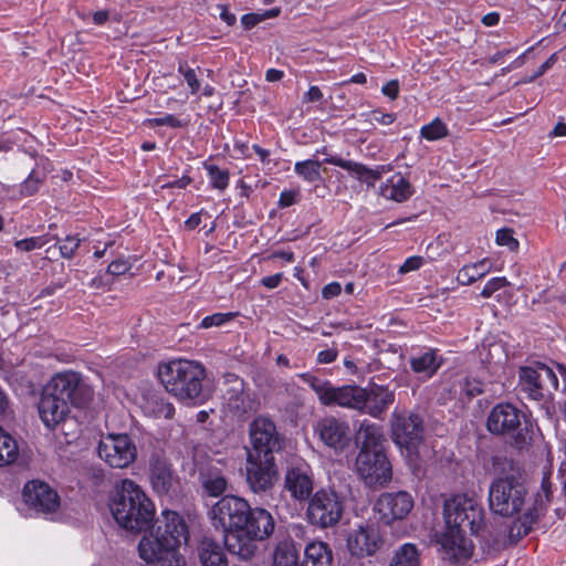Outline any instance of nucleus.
<instances>
[{
  "mask_svg": "<svg viewBox=\"0 0 566 566\" xmlns=\"http://www.w3.org/2000/svg\"><path fill=\"white\" fill-rule=\"evenodd\" d=\"M493 463L500 467L499 476L489 486L490 510L503 517L520 515L512 526L518 537L527 535L544 514L552 500V485L548 476H544L541 490L531 503L528 491L522 479L520 468L506 458H494Z\"/></svg>",
  "mask_w": 566,
  "mask_h": 566,
  "instance_id": "f257e3e1",
  "label": "nucleus"
},
{
  "mask_svg": "<svg viewBox=\"0 0 566 566\" xmlns=\"http://www.w3.org/2000/svg\"><path fill=\"white\" fill-rule=\"evenodd\" d=\"M210 514L214 527L223 531V543L229 553L242 559H250L258 549V542L266 539L275 527L269 511L252 509L248 501L235 495L222 496Z\"/></svg>",
  "mask_w": 566,
  "mask_h": 566,
  "instance_id": "f03ea898",
  "label": "nucleus"
},
{
  "mask_svg": "<svg viewBox=\"0 0 566 566\" xmlns=\"http://www.w3.org/2000/svg\"><path fill=\"white\" fill-rule=\"evenodd\" d=\"M484 509L475 499L467 494H455L444 501V532L438 537L442 558L451 563L468 559L472 554V544L464 536L468 530L479 535L485 526Z\"/></svg>",
  "mask_w": 566,
  "mask_h": 566,
  "instance_id": "7ed1b4c3",
  "label": "nucleus"
},
{
  "mask_svg": "<svg viewBox=\"0 0 566 566\" xmlns=\"http://www.w3.org/2000/svg\"><path fill=\"white\" fill-rule=\"evenodd\" d=\"M111 512L122 528L142 533L154 521L155 505L136 482L124 479L116 484Z\"/></svg>",
  "mask_w": 566,
  "mask_h": 566,
  "instance_id": "20e7f679",
  "label": "nucleus"
},
{
  "mask_svg": "<svg viewBox=\"0 0 566 566\" xmlns=\"http://www.w3.org/2000/svg\"><path fill=\"white\" fill-rule=\"evenodd\" d=\"M158 377L168 392L181 401H197L202 397L205 367L193 360L176 359L163 364Z\"/></svg>",
  "mask_w": 566,
  "mask_h": 566,
  "instance_id": "39448f33",
  "label": "nucleus"
},
{
  "mask_svg": "<svg viewBox=\"0 0 566 566\" xmlns=\"http://www.w3.org/2000/svg\"><path fill=\"white\" fill-rule=\"evenodd\" d=\"M391 438L407 459L410 467L417 469L427 453L423 443L424 426L422 418L406 409H395L389 420Z\"/></svg>",
  "mask_w": 566,
  "mask_h": 566,
  "instance_id": "423d86ee",
  "label": "nucleus"
},
{
  "mask_svg": "<svg viewBox=\"0 0 566 566\" xmlns=\"http://www.w3.org/2000/svg\"><path fill=\"white\" fill-rule=\"evenodd\" d=\"M298 377L316 394L326 407H342L361 412L365 406L366 388L357 385L334 386L331 381L304 373Z\"/></svg>",
  "mask_w": 566,
  "mask_h": 566,
  "instance_id": "0eeeda50",
  "label": "nucleus"
},
{
  "mask_svg": "<svg viewBox=\"0 0 566 566\" xmlns=\"http://www.w3.org/2000/svg\"><path fill=\"white\" fill-rule=\"evenodd\" d=\"M522 412L511 403H497L492 408L486 428L492 434L509 436L516 448H523L531 441L526 427H522Z\"/></svg>",
  "mask_w": 566,
  "mask_h": 566,
  "instance_id": "6e6552de",
  "label": "nucleus"
},
{
  "mask_svg": "<svg viewBox=\"0 0 566 566\" xmlns=\"http://www.w3.org/2000/svg\"><path fill=\"white\" fill-rule=\"evenodd\" d=\"M44 389L76 408L87 406L94 397L93 388L78 373L72 370L55 374Z\"/></svg>",
  "mask_w": 566,
  "mask_h": 566,
  "instance_id": "1a4fd4ad",
  "label": "nucleus"
},
{
  "mask_svg": "<svg viewBox=\"0 0 566 566\" xmlns=\"http://www.w3.org/2000/svg\"><path fill=\"white\" fill-rule=\"evenodd\" d=\"M344 510V501L335 491L319 490L311 497L306 515L312 525L329 528L339 523Z\"/></svg>",
  "mask_w": 566,
  "mask_h": 566,
  "instance_id": "9d476101",
  "label": "nucleus"
},
{
  "mask_svg": "<svg viewBox=\"0 0 566 566\" xmlns=\"http://www.w3.org/2000/svg\"><path fill=\"white\" fill-rule=\"evenodd\" d=\"M101 460L115 469H126L137 459V447L126 433L102 436L97 446Z\"/></svg>",
  "mask_w": 566,
  "mask_h": 566,
  "instance_id": "9b49d317",
  "label": "nucleus"
},
{
  "mask_svg": "<svg viewBox=\"0 0 566 566\" xmlns=\"http://www.w3.org/2000/svg\"><path fill=\"white\" fill-rule=\"evenodd\" d=\"M355 471L368 488H384L392 479V468L385 451L358 452Z\"/></svg>",
  "mask_w": 566,
  "mask_h": 566,
  "instance_id": "f8f14e48",
  "label": "nucleus"
},
{
  "mask_svg": "<svg viewBox=\"0 0 566 566\" xmlns=\"http://www.w3.org/2000/svg\"><path fill=\"white\" fill-rule=\"evenodd\" d=\"M138 556L156 566H185L182 556L155 530L144 534L138 543Z\"/></svg>",
  "mask_w": 566,
  "mask_h": 566,
  "instance_id": "ddd939ff",
  "label": "nucleus"
},
{
  "mask_svg": "<svg viewBox=\"0 0 566 566\" xmlns=\"http://www.w3.org/2000/svg\"><path fill=\"white\" fill-rule=\"evenodd\" d=\"M520 387L533 400H542L546 394L558 388V379L552 368L536 363L520 368Z\"/></svg>",
  "mask_w": 566,
  "mask_h": 566,
  "instance_id": "4468645a",
  "label": "nucleus"
},
{
  "mask_svg": "<svg viewBox=\"0 0 566 566\" xmlns=\"http://www.w3.org/2000/svg\"><path fill=\"white\" fill-rule=\"evenodd\" d=\"M274 457H262L248 453L245 474L247 483L254 493L269 491L276 480Z\"/></svg>",
  "mask_w": 566,
  "mask_h": 566,
  "instance_id": "2eb2a0df",
  "label": "nucleus"
},
{
  "mask_svg": "<svg viewBox=\"0 0 566 566\" xmlns=\"http://www.w3.org/2000/svg\"><path fill=\"white\" fill-rule=\"evenodd\" d=\"M314 432L319 440L329 449L342 452L352 442V429L349 423L335 416H325L314 426Z\"/></svg>",
  "mask_w": 566,
  "mask_h": 566,
  "instance_id": "dca6fc26",
  "label": "nucleus"
},
{
  "mask_svg": "<svg viewBox=\"0 0 566 566\" xmlns=\"http://www.w3.org/2000/svg\"><path fill=\"white\" fill-rule=\"evenodd\" d=\"M250 440L252 450L249 453L262 457H273V453L282 448L276 427L266 417H259L250 424Z\"/></svg>",
  "mask_w": 566,
  "mask_h": 566,
  "instance_id": "f3484780",
  "label": "nucleus"
},
{
  "mask_svg": "<svg viewBox=\"0 0 566 566\" xmlns=\"http://www.w3.org/2000/svg\"><path fill=\"white\" fill-rule=\"evenodd\" d=\"M153 530L157 532L176 551L186 545L189 539V526L186 520L176 511L165 510L157 517Z\"/></svg>",
  "mask_w": 566,
  "mask_h": 566,
  "instance_id": "a211bd4d",
  "label": "nucleus"
},
{
  "mask_svg": "<svg viewBox=\"0 0 566 566\" xmlns=\"http://www.w3.org/2000/svg\"><path fill=\"white\" fill-rule=\"evenodd\" d=\"M384 545L379 530L369 524L358 525L352 530L347 537L349 553L358 558L375 555Z\"/></svg>",
  "mask_w": 566,
  "mask_h": 566,
  "instance_id": "6ab92c4d",
  "label": "nucleus"
},
{
  "mask_svg": "<svg viewBox=\"0 0 566 566\" xmlns=\"http://www.w3.org/2000/svg\"><path fill=\"white\" fill-rule=\"evenodd\" d=\"M374 507L380 515V520L389 525L395 521L403 520L411 512L413 499L405 491L384 493L377 499Z\"/></svg>",
  "mask_w": 566,
  "mask_h": 566,
  "instance_id": "aec40b11",
  "label": "nucleus"
},
{
  "mask_svg": "<svg viewBox=\"0 0 566 566\" xmlns=\"http://www.w3.org/2000/svg\"><path fill=\"white\" fill-rule=\"evenodd\" d=\"M25 504L39 513L54 512L60 505L57 493L45 482L30 481L24 485Z\"/></svg>",
  "mask_w": 566,
  "mask_h": 566,
  "instance_id": "412c9836",
  "label": "nucleus"
},
{
  "mask_svg": "<svg viewBox=\"0 0 566 566\" xmlns=\"http://www.w3.org/2000/svg\"><path fill=\"white\" fill-rule=\"evenodd\" d=\"M284 489L296 501H306L314 489L313 474L305 463L287 467L284 474Z\"/></svg>",
  "mask_w": 566,
  "mask_h": 566,
  "instance_id": "4be33fe9",
  "label": "nucleus"
},
{
  "mask_svg": "<svg viewBox=\"0 0 566 566\" xmlns=\"http://www.w3.org/2000/svg\"><path fill=\"white\" fill-rule=\"evenodd\" d=\"M70 406L63 398H59L43 388L38 409L45 427L53 429L66 419Z\"/></svg>",
  "mask_w": 566,
  "mask_h": 566,
  "instance_id": "5701e85b",
  "label": "nucleus"
},
{
  "mask_svg": "<svg viewBox=\"0 0 566 566\" xmlns=\"http://www.w3.org/2000/svg\"><path fill=\"white\" fill-rule=\"evenodd\" d=\"M358 452H380L385 451L386 438L382 428L368 420H363L356 433Z\"/></svg>",
  "mask_w": 566,
  "mask_h": 566,
  "instance_id": "b1692460",
  "label": "nucleus"
},
{
  "mask_svg": "<svg viewBox=\"0 0 566 566\" xmlns=\"http://www.w3.org/2000/svg\"><path fill=\"white\" fill-rule=\"evenodd\" d=\"M365 406L361 412L374 418H381L387 408L395 401V392L385 386L374 385L366 388Z\"/></svg>",
  "mask_w": 566,
  "mask_h": 566,
  "instance_id": "393cba45",
  "label": "nucleus"
},
{
  "mask_svg": "<svg viewBox=\"0 0 566 566\" xmlns=\"http://www.w3.org/2000/svg\"><path fill=\"white\" fill-rule=\"evenodd\" d=\"M149 480L155 492L167 494L172 488L174 474L167 460L153 455L149 464Z\"/></svg>",
  "mask_w": 566,
  "mask_h": 566,
  "instance_id": "a878e982",
  "label": "nucleus"
},
{
  "mask_svg": "<svg viewBox=\"0 0 566 566\" xmlns=\"http://www.w3.org/2000/svg\"><path fill=\"white\" fill-rule=\"evenodd\" d=\"M379 193L386 199L402 202L411 197L413 189L403 176L397 174L379 187Z\"/></svg>",
  "mask_w": 566,
  "mask_h": 566,
  "instance_id": "bb28decb",
  "label": "nucleus"
},
{
  "mask_svg": "<svg viewBox=\"0 0 566 566\" xmlns=\"http://www.w3.org/2000/svg\"><path fill=\"white\" fill-rule=\"evenodd\" d=\"M222 397L230 409L240 410L245 399L243 380L233 374H228L224 377Z\"/></svg>",
  "mask_w": 566,
  "mask_h": 566,
  "instance_id": "cd10ccee",
  "label": "nucleus"
},
{
  "mask_svg": "<svg viewBox=\"0 0 566 566\" xmlns=\"http://www.w3.org/2000/svg\"><path fill=\"white\" fill-rule=\"evenodd\" d=\"M442 365V358L437 352L429 349L419 356L411 357L410 367L413 373L421 375L422 378H431Z\"/></svg>",
  "mask_w": 566,
  "mask_h": 566,
  "instance_id": "c85d7f7f",
  "label": "nucleus"
},
{
  "mask_svg": "<svg viewBox=\"0 0 566 566\" xmlns=\"http://www.w3.org/2000/svg\"><path fill=\"white\" fill-rule=\"evenodd\" d=\"M199 558L202 566H228L222 548L212 539L205 538L199 547Z\"/></svg>",
  "mask_w": 566,
  "mask_h": 566,
  "instance_id": "c756f323",
  "label": "nucleus"
},
{
  "mask_svg": "<svg viewBox=\"0 0 566 566\" xmlns=\"http://www.w3.org/2000/svg\"><path fill=\"white\" fill-rule=\"evenodd\" d=\"M332 562V551L324 542L310 543L305 548L304 566H328Z\"/></svg>",
  "mask_w": 566,
  "mask_h": 566,
  "instance_id": "7c9ffc66",
  "label": "nucleus"
},
{
  "mask_svg": "<svg viewBox=\"0 0 566 566\" xmlns=\"http://www.w3.org/2000/svg\"><path fill=\"white\" fill-rule=\"evenodd\" d=\"M389 566H420V552L417 545L405 543L399 546L394 552Z\"/></svg>",
  "mask_w": 566,
  "mask_h": 566,
  "instance_id": "2f4dec72",
  "label": "nucleus"
},
{
  "mask_svg": "<svg viewBox=\"0 0 566 566\" xmlns=\"http://www.w3.org/2000/svg\"><path fill=\"white\" fill-rule=\"evenodd\" d=\"M490 271V268L486 266V261H480L473 264L464 265L459 270L457 274V281L461 285H469L482 277H484Z\"/></svg>",
  "mask_w": 566,
  "mask_h": 566,
  "instance_id": "473e14b6",
  "label": "nucleus"
},
{
  "mask_svg": "<svg viewBox=\"0 0 566 566\" xmlns=\"http://www.w3.org/2000/svg\"><path fill=\"white\" fill-rule=\"evenodd\" d=\"M298 554L294 544L286 539L277 544L274 552V566H297Z\"/></svg>",
  "mask_w": 566,
  "mask_h": 566,
  "instance_id": "72a5a7b5",
  "label": "nucleus"
},
{
  "mask_svg": "<svg viewBox=\"0 0 566 566\" xmlns=\"http://www.w3.org/2000/svg\"><path fill=\"white\" fill-rule=\"evenodd\" d=\"M143 410L147 416L155 418L163 417L168 419L174 415V407L157 396L146 398L143 403Z\"/></svg>",
  "mask_w": 566,
  "mask_h": 566,
  "instance_id": "f704fd0d",
  "label": "nucleus"
},
{
  "mask_svg": "<svg viewBox=\"0 0 566 566\" xmlns=\"http://www.w3.org/2000/svg\"><path fill=\"white\" fill-rule=\"evenodd\" d=\"M348 171L357 175L361 182H365L369 187H374L376 181L379 180L384 172L389 171L390 168L386 166H379L376 169H370L361 164L352 161Z\"/></svg>",
  "mask_w": 566,
  "mask_h": 566,
  "instance_id": "c9c22d12",
  "label": "nucleus"
},
{
  "mask_svg": "<svg viewBox=\"0 0 566 566\" xmlns=\"http://www.w3.org/2000/svg\"><path fill=\"white\" fill-rule=\"evenodd\" d=\"M18 454L17 441L0 427V465L12 463Z\"/></svg>",
  "mask_w": 566,
  "mask_h": 566,
  "instance_id": "e433bc0d",
  "label": "nucleus"
},
{
  "mask_svg": "<svg viewBox=\"0 0 566 566\" xmlns=\"http://www.w3.org/2000/svg\"><path fill=\"white\" fill-rule=\"evenodd\" d=\"M202 486L209 495L218 496L226 491L227 480L220 473L209 472L202 475Z\"/></svg>",
  "mask_w": 566,
  "mask_h": 566,
  "instance_id": "4c0bfd02",
  "label": "nucleus"
},
{
  "mask_svg": "<svg viewBox=\"0 0 566 566\" xmlns=\"http://www.w3.org/2000/svg\"><path fill=\"white\" fill-rule=\"evenodd\" d=\"M319 168L321 163L312 159L298 161L294 167L295 172L310 182L321 179Z\"/></svg>",
  "mask_w": 566,
  "mask_h": 566,
  "instance_id": "58836bf2",
  "label": "nucleus"
},
{
  "mask_svg": "<svg viewBox=\"0 0 566 566\" xmlns=\"http://www.w3.org/2000/svg\"><path fill=\"white\" fill-rule=\"evenodd\" d=\"M420 134L428 140H437L443 138L448 134V128L439 118L433 119L430 124L424 125Z\"/></svg>",
  "mask_w": 566,
  "mask_h": 566,
  "instance_id": "ea45409f",
  "label": "nucleus"
},
{
  "mask_svg": "<svg viewBox=\"0 0 566 566\" xmlns=\"http://www.w3.org/2000/svg\"><path fill=\"white\" fill-rule=\"evenodd\" d=\"M213 188L224 190L229 185L228 170L220 169L216 165H205Z\"/></svg>",
  "mask_w": 566,
  "mask_h": 566,
  "instance_id": "a19ab883",
  "label": "nucleus"
},
{
  "mask_svg": "<svg viewBox=\"0 0 566 566\" xmlns=\"http://www.w3.org/2000/svg\"><path fill=\"white\" fill-rule=\"evenodd\" d=\"M280 12V8H273L261 13H247L241 18V23L245 29H251L266 19L276 18Z\"/></svg>",
  "mask_w": 566,
  "mask_h": 566,
  "instance_id": "79ce46f5",
  "label": "nucleus"
},
{
  "mask_svg": "<svg viewBox=\"0 0 566 566\" xmlns=\"http://www.w3.org/2000/svg\"><path fill=\"white\" fill-rule=\"evenodd\" d=\"M53 239L54 238H50L49 234L22 239L15 242V248L22 252H30L32 250L42 248Z\"/></svg>",
  "mask_w": 566,
  "mask_h": 566,
  "instance_id": "37998d69",
  "label": "nucleus"
},
{
  "mask_svg": "<svg viewBox=\"0 0 566 566\" xmlns=\"http://www.w3.org/2000/svg\"><path fill=\"white\" fill-rule=\"evenodd\" d=\"M237 316L235 313H216L209 316H206L200 326L203 328H210L213 326H221L222 324L233 319Z\"/></svg>",
  "mask_w": 566,
  "mask_h": 566,
  "instance_id": "c03bdc74",
  "label": "nucleus"
},
{
  "mask_svg": "<svg viewBox=\"0 0 566 566\" xmlns=\"http://www.w3.org/2000/svg\"><path fill=\"white\" fill-rule=\"evenodd\" d=\"M42 178L36 170H32L28 178L21 185V193L25 196H32L39 189Z\"/></svg>",
  "mask_w": 566,
  "mask_h": 566,
  "instance_id": "a18cd8bd",
  "label": "nucleus"
},
{
  "mask_svg": "<svg viewBox=\"0 0 566 566\" xmlns=\"http://www.w3.org/2000/svg\"><path fill=\"white\" fill-rule=\"evenodd\" d=\"M509 285L510 282L506 280V277H493L490 281H488L485 286L482 289L481 296L484 298H489L493 295V293Z\"/></svg>",
  "mask_w": 566,
  "mask_h": 566,
  "instance_id": "49530a36",
  "label": "nucleus"
},
{
  "mask_svg": "<svg viewBox=\"0 0 566 566\" xmlns=\"http://www.w3.org/2000/svg\"><path fill=\"white\" fill-rule=\"evenodd\" d=\"M496 243L499 245L507 247L512 251L517 250L518 248V241L513 237V231L506 228L496 232Z\"/></svg>",
  "mask_w": 566,
  "mask_h": 566,
  "instance_id": "de8ad7c7",
  "label": "nucleus"
},
{
  "mask_svg": "<svg viewBox=\"0 0 566 566\" xmlns=\"http://www.w3.org/2000/svg\"><path fill=\"white\" fill-rule=\"evenodd\" d=\"M81 240L73 235H67L59 245L60 253L65 259H71L80 245Z\"/></svg>",
  "mask_w": 566,
  "mask_h": 566,
  "instance_id": "09e8293b",
  "label": "nucleus"
},
{
  "mask_svg": "<svg viewBox=\"0 0 566 566\" xmlns=\"http://www.w3.org/2000/svg\"><path fill=\"white\" fill-rule=\"evenodd\" d=\"M460 388L468 398H472L482 392V384L476 379L464 378L460 382Z\"/></svg>",
  "mask_w": 566,
  "mask_h": 566,
  "instance_id": "8fccbe9b",
  "label": "nucleus"
},
{
  "mask_svg": "<svg viewBox=\"0 0 566 566\" xmlns=\"http://www.w3.org/2000/svg\"><path fill=\"white\" fill-rule=\"evenodd\" d=\"M178 71L184 75L190 88V92L192 94L197 93L200 88V82L197 77L195 70L190 67H185L182 64H180Z\"/></svg>",
  "mask_w": 566,
  "mask_h": 566,
  "instance_id": "3c124183",
  "label": "nucleus"
},
{
  "mask_svg": "<svg viewBox=\"0 0 566 566\" xmlns=\"http://www.w3.org/2000/svg\"><path fill=\"white\" fill-rule=\"evenodd\" d=\"M147 122L150 126H169L171 128H179L184 126V123L171 114H167L163 117L151 118Z\"/></svg>",
  "mask_w": 566,
  "mask_h": 566,
  "instance_id": "603ef678",
  "label": "nucleus"
},
{
  "mask_svg": "<svg viewBox=\"0 0 566 566\" xmlns=\"http://www.w3.org/2000/svg\"><path fill=\"white\" fill-rule=\"evenodd\" d=\"M423 264V259L421 256H410L408 258L399 268V272L405 274L411 271L418 270Z\"/></svg>",
  "mask_w": 566,
  "mask_h": 566,
  "instance_id": "864d4df0",
  "label": "nucleus"
},
{
  "mask_svg": "<svg viewBox=\"0 0 566 566\" xmlns=\"http://www.w3.org/2000/svg\"><path fill=\"white\" fill-rule=\"evenodd\" d=\"M368 117L371 123H379L382 125H390L395 120V116L392 114H389V113L382 114L379 111L370 112Z\"/></svg>",
  "mask_w": 566,
  "mask_h": 566,
  "instance_id": "5fc2aeb1",
  "label": "nucleus"
},
{
  "mask_svg": "<svg viewBox=\"0 0 566 566\" xmlns=\"http://www.w3.org/2000/svg\"><path fill=\"white\" fill-rule=\"evenodd\" d=\"M128 270L129 264L125 260H115L107 268V272L112 275H122L125 274Z\"/></svg>",
  "mask_w": 566,
  "mask_h": 566,
  "instance_id": "6e6d98bb",
  "label": "nucleus"
},
{
  "mask_svg": "<svg viewBox=\"0 0 566 566\" xmlns=\"http://www.w3.org/2000/svg\"><path fill=\"white\" fill-rule=\"evenodd\" d=\"M381 92L384 95L389 97L390 99H396L399 95V82L398 80H391L387 82L382 88Z\"/></svg>",
  "mask_w": 566,
  "mask_h": 566,
  "instance_id": "4d7b16f0",
  "label": "nucleus"
},
{
  "mask_svg": "<svg viewBox=\"0 0 566 566\" xmlns=\"http://www.w3.org/2000/svg\"><path fill=\"white\" fill-rule=\"evenodd\" d=\"M557 61V54L553 53L535 72V74L530 78L533 81L539 76H542L545 72H547Z\"/></svg>",
  "mask_w": 566,
  "mask_h": 566,
  "instance_id": "13d9d810",
  "label": "nucleus"
},
{
  "mask_svg": "<svg viewBox=\"0 0 566 566\" xmlns=\"http://www.w3.org/2000/svg\"><path fill=\"white\" fill-rule=\"evenodd\" d=\"M323 98V93L318 86H311L308 91L304 94L303 102L304 103H314L318 102Z\"/></svg>",
  "mask_w": 566,
  "mask_h": 566,
  "instance_id": "bf43d9fd",
  "label": "nucleus"
},
{
  "mask_svg": "<svg viewBox=\"0 0 566 566\" xmlns=\"http://www.w3.org/2000/svg\"><path fill=\"white\" fill-rule=\"evenodd\" d=\"M342 286L337 282H333L324 286L322 295L324 298H332L340 294Z\"/></svg>",
  "mask_w": 566,
  "mask_h": 566,
  "instance_id": "052dcab7",
  "label": "nucleus"
},
{
  "mask_svg": "<svg viewBox=\"0 0 566 566\" xmlns=\"http://www.w3.org/2000/svg\"><path fill=\"white\" fill-rule=\"evenodd\" d=\"M336 357L337 350L334 348H328L318 353L317 361L319 364H331L336 359Z\"/></svg>",
  "mask_w": 566,
  "mask_h": 566,
  "instance_id": "680f3d73",
  "label": "nucleus"
},
{
  "mask_svg": "<svg viewBox=\"0 0 566 566\" xmlns=\"http://www.w3.org/2000/svg\"><path fill=\"white\" fill-rule=\"evenodd\" d=\"M297 192L293 190H285L280 196V206L283 208L290 207L295 203Z\"/></svg>",
  "mask_w": 566,
  "mask_h": 566,
  "instance_id": "e2e57ef3",
  "label": "nucleus"
},
{
  "mask_svg": "<svg viewBox=\"0 0 566 566\" xmlns=\"http://www.w3.org/2000/svg\"><path fill=\"white\" fill-rule=\"evenodd\" d=\"M283 274L276 273L274 275L265 276L261 280L262 285H264L268 289H275L280 285L282 281Z\"/></svg>",
  "mask_w": 566,
  "mask_h": 566,
  "instance_id": "0e129e2a",
  "label": "nucleus"
},
{
  "mask_svg": "<svg viewBox=\"0 0 566 566\" xmlns=\"http://www.w3.org/2000/svg\"><path fill=\"white\" fill-rule=\"evenodd\" d=\"M217 8L219 9V14H220V18L228 24V25H232L237 18L233 13H231L229 10H228V7L224 6V4H218Z\"/></svg>",
  "mask_w": 566,
  "mask_h": 566,
  "instance_id": "69168bd1",
  "label": "nucleus"
},
{
  "mask_svg": "<svg viewBox=\"0 0 566 566\" xmlns=\"http://www.w3.org/2000/svg\"><path fill=\"white\" fill-rule=\"evenodd\" d=\"M324 163L338 166V167H340V168H343L345 170H348L352 167L350 166V164H352L350 160H345V159H342V158L335 157V156L325 158Z\"/></svg>",
  "mask_w": 566,
  "mask_h": 566,
  "instance_id": "338daca9",
  "label": "nucleus"
},
{
  "mask_svg": "<svg viewBox=\"0 0 566 566\" xmlns=\"http://www.w3.org/2000/svg\"><path fill=\"white\" fill-rule=\"evenodd\" d=\"M500 22V14L497 12H490L482 18V23L486 27L496 25Z\"/></svg>",
  "mask_w": 566,
  "mask_h": 566,
  "instance_id": "774afa93",
  "label": "nucleus"
}]
</instances>
